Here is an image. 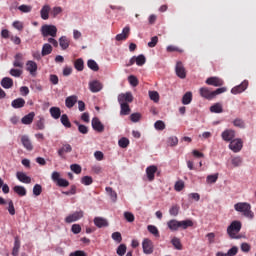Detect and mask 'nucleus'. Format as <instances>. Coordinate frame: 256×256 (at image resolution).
Segmentation results:
<instances>
[{
  "mask_svg": "<svg viewBox=\"0 0 256 256\" xmlns=\"http://www.w3.org/2000/svg\"><path fill=\"white\" fill-rule=\"evenodd\" d=\"M167 227L170 231H179V229H189V227H193V220H175L172 219L167 222Z\"/></svg>",
  "mask_w": 256,
  "mask_h": 256,
  "instance_id": "1",
  "label": "nucleus"
},
{
  "mask_svg": "<svg viewBox=\"0 0 256 256\" xmlns=\"http://www.w3.org/2000/svg\"><path fill=\"white\" fill-rule=\"evenodd\" d=\"M241 227V221L235 220L231 222V224L227 227V235L230 237V239H241V235H239Z\"/></svg>",
  "mask_w": 256,
  "mask_h": 256,
  "instance_id": "2",
  "label": "nucleus"
},
{
  "mask_svg": "<svg viewBox=\"0 0 256 256\" xmlns=\"http://www.w3.org/2000/svg\"><path fill=\"white\" fill-rule=\"evenodd\" d=\"M234 209L235 211H238V213H243L244 217H248V219H253V217H255L253 211H251V204L247 202L236 203Z\"/></svg>",
  "mask_w": 256,
  "mask_h": 256,
  "instance_id": "3",
  "label": "nucleus"
},
{
  "mask_svg": "<svg viewBox=\"0 0 256 256\" xmlns=\"http://www.w3.org/2000/svg\"><path fill=\"white\" fill-rule=\"evenodd\" d=\"M43 37H57V26L45 24L41 27Z\"/></svg>",
  "mask_w": 256,
  "mask_h": 256,
  "instance_id": "4",
  "label": "nucleus"
},
{
  "mask_svg": "<svg viewBox=\"0 0 256 256\" xmlns=\"http://www.w3.org/2000/svg\"><path fill=\"white\" fill-rule=\"evenodd\" d=\"M229 149H231L233 153H239V151L243 149V140H241V138L232 140L229 144Z\"/></svg>",
  "mask_w": 256,
  "mask_h": 256,
  "instance_id": "5",
  "label": "nucleus"
},
{
  "mask_svg": "<svg viewBox=\"0 0 256 256\" xmlns=\"http://www.w3.org/2000/svg\"><path fill=\"white\" fill-rule=\"evenodd\" d=\"M205 83L206 85H211L212 87H223V85H225V81L217 76L207 78Z\"/></svg>",
  "mask_w": 256,
  "mask_h": 256,
  "instance_id": "6",
  "label": "nucleus"
},
{
  "mask_svg": "<svg viewBox=\"0 0 256 256\" xmlns=\"http://www.w3.org/2000/svg\"><path fill=\"white\" fill-rule=\"evenodd\" d=\"M142 249L145 255H151L154 251L153 241L149 238H145L142 242Z\"/></svg>",
  "mask_w": 256,
  "mask_h": 256,
  "instance_id": "7",
  "label": "nucleus"
},
{
  "mask_svg": "<svg viewBox=\"0 0 256 256\" xmlns=\"http://www.w3.org/2000/svg\"><path fill=\"white\" fill-rule=\"evenodd\" d=\"M247 87H249V81L244 80L240 85H237L231 89L232 95H239V93H243Z\"/></svg>",
  "mask_w": 256,
  "mask_h": 256,
  "instance_id": "8",
  "label": "nucleus"
},
{
  "mask_svg": "<svg viewBox=\"0 0 256 256\" xmlns=\"http://www.w3.org/2000/svg\"><path fill=\"white\" fill-rule=\"evenodd\" d=\"M24 66H25V57L23 56L22 53H17L14 56L13 67H18V69H23Z\"/></svg>",
  "mask_w": 256,
  "mask_h": 256,
  "instance_id": "9",
  "label": "nucleus"
},
{
  "mask_svg": "<svg viewBox=\"0 0 256 256\" xmlns=\"http://www.w3.org/2000/svg\"><path fill=\"white\" fill-rule=\"evenodd\" d=\"M221 137L223 141L227 143H231L235 139V130L233 129H226L222 132Z\"/></svg>",
  "mask_w": 256,
  "mask_h": 256,
  "instance_id": "10",
  "label": "nucleus"
},
{
  "mask_svg": "<svg viewBox=\"0 0 256 256\" xmlns=\"http://www.w3.org/2000/svg\"><path fill=\"white\" fill-rule=\"evenodd\" d=\"M71 151H73V147L71 146V144L64 143L62 144V147L58 150V156L61 159H65V155H67V153H71Z\"/></svg>",
  "mask_w": 256,
  "mask_h": 256,
  "instance_id": "11",
  "label": "nucleus"
},
{
  "mask_svg": "<svg viewBox=\"0 0 256 256\" xmlns=\"http://www.w3.org/2000/svg\"><path fill=\"white\" fill-rule=\"evenodd\" d=\"M200 96L203 97V99H207L208 101H212L214 99L213 91L209 89V87H201L199 89Z\"/></svg>",
  "mask_w": 256,
  "mask_h": 256,
  "instance_id": "12",
  "label": "nucleus"
},
{
  "mask_svg": "<svg viewBox=\"0 0 256 256\" xmlns=\"http://www.w3.org/2000/svg\"><path fill=\"white\" fill-rule=\"evenodd\" d=\"M118 103H133V94L131 92L118 95Z\"/></svg>",
  "mask_w": 256,
  "mask_h": 256,
  "instance_id": "13",
  "label": "nucleus"
},
{
  "mask_svg": "<svg viewBox=\"0 0 256 256\" xmlns=\"http://www.w3.org/2000/svg\"><path fill=\"white\" fill-rule=\"evenodd\" d=\"M92 129H94V131H97L98 133H103V131H105V126L103 125V123H101V120H99V118L94 117L92 119Z\"/></svg>",
  "mask_w": 256,
  "mask_h": 256,
  "instance_id": "14",
  "label": "nucleus"
},
{
  "mask_svg": "<svg viewBox=\"0 0 256 256\" xmlns=\"http://www.w3.org/2000/svg\"><path fill=\"white\" fill-rule=\"evenodd\" d=\"M176 75L180 79H185L187 77V72H185V66H183V62H177L176 63Z\"/></svg>",
  "mask_w": 256,
  "mask_h": 256,
  "instance_id": "15",
  "label": "nucleus"
},
{
  "mask_svg": "<svg viewBox=\"0 0 256 256\" xmlns=\"http://www.w3.org/2000/svg\"><path fill=\"white\" fill-rule=\"evenodd\" d=\"M82 217H83V211H78L68 215L65 218V221L66 223H75V221H79V219H82Z\"/></svg>",
  "mask_w": 256,
  "mask_h": 256,
  "instance_id": "16",
  "label": "nucleus"
},
{
  "mask_svg": "<svg viewBox=\"0 0 256 256\" xmlns=\"http://www.w3.org/2000/svg\"><path fill=\"white\" fill-rule=\"evenodd\" d=\"M155 173H157V166L151 165L146 168V175L148 181H155Z\"/></svg>",
  "mask_w": 256,
  "mask_h": 256,
  "instance_id": "17",
  "label": "nucleus"
},
{
  "mask_svg": "<svg viewBox=\"0 0 256 256\" xmlns=\"http://www.w3.org/2000/svg\"><path fill=\"white\" fill-rule=\"evenodd\" d=\"M89 89L92 93H99L103 89V84L98 80H93L89 83Z\"/></svg>",
  "mask_w": 256,
  "mask_h": 256,
  "instance_id": "18",
  "label": "nucleus"
},
{
  "mask_svg": "<svg viewBox=\"0 0 256 256\" xmlns=\"http://www.w3.org/2000/svg\"><path fill=\"white\" fill-rule=\"evenodd\" d=\"M129 33H131V28L129 26L124 27L122 33L116 35V41H125L129 37Z\"/></svg>",
  "mask_w": 256,
  "mask_h": 256,
  "instance_id": "19",
  "label": "nucleus"
},
{
  "mask_svg": "<svg viewBox=\"0 0 256 256\" xmlns=\"http://www.w3.org/2000/svg\"><path fill=\"white\" fill-rule=\"evenodd\" d=\"M94 225L98 227V229H101L103 227H109V222L103 217H95Z\"/></svg>",
  "mask_w": 256,
  "mask_h": 256,
  "instance_id": "20",
  "label": "nucleus"
},
{
  "mask_svg": "<svg viewBox=\"0 0 256 256\" xmlns=\"http://www.w3.org/2000/svg\"><path fill=\"white\" fill-rule=\"evenodd\" d=\"M21 143L27 151H33V144L31 143V140L29 139V136L23 135L21 137Z\"/></svg>",
  "mask_w": 256,
  "mask_h": 256,
  "instance_id": "21",
  "label": "nucleus"
},
{
  "mask_svg": "<svg viewBox=\"0 0 256 256\" xmlns=\"http://www.w3.org/2000/svg\"><path fill=\"white\" fill-rule=\"evenodd\" d=\"M26 71H29L30 75H35L37 73V63L33 60H29L26 63Z\"/></svg>",
  "mask_w": 256,
  "mask_h": 256,
  "instance_id": "22",
  "label": "nucleus"
},
{
  "mask_svg": "<svg viewBox=\"0 0 256 256\" xmlns=\"http://www.w3.org/2000/svg\"><path fill=\"white\" fill-rule=\"evenodd\" d=\"M33 119H35V112H30L21 119L22 125H31L33 123Z\"/></svg>",
  "mask_w": 256,
  "mask_h": 256,
  "instance_id": "23",
  "label": "nucleus"
},
{
  "mask_svg": "<svg viewBox=\"0 0 256 256\" xmlns=\"http://www.w3.org/2000/svg\"><path fill=\"white\" fill-rule=\"evenodd\" d=\"M16 177L18 181H20V183H26V184L31 183V177L27 176L25 172H17Z\"/></svg>",
  "mask_w": 256,
  "mask_h": 256,
  "instance_id": "24",
  "label": "nucleus"
},
{
  "mask_svg": "<svg viewBox=\"0 0 256 256\" xmlns=\"http://www.w3.org/2000/svg\"><path fill=\"white\" fill-rule=\"evenodd\" d=\"M13 109H23L25 107V99L17 98L11 102Z\"/></svg>",
  "mask_w": 256,
  "mask_h": 256,
  "instance_id": "25",
  "label": "nucleus"
},
{
  "mask_svg": "<svg viewBox=\"0 0 256 256\" xmlns=\"http://www.w3.org/2000/svg\"><path fill=\"white\" fill-rule=\"evenodd\" d=\"M77 96L72 95L66 98L65 105L68 109H72V107H75V104L77 103Z\"/></svg>",
  "mask_w": 256,
  "mask_h": 256,
  "instance_id": "26",
  "label": "nucleus"
},
{
  "mask_svg": "<svg viewBox=\"0 0 256 256\" xmlns=\"http://www.w3.org/2000/svg\"><path fill=\"white\" fill-rule=\"evenodd\" d=\"M51 11L50 5H44L42 9L40 10L41 19L44 21H47L49 19V12Z\"/></svg>",
  "mask_w": 256,
  "mask_h": 256,
  "instance_id": "27",
  "label": "nucleus"
},
{
  "mask_svg": "<svg viewBox=\"0 0 256 256\" xmlns=\"http://www.w3.org/2000/svg\"><path fill=\"white\" fill-rule=\"evenodd\" d=\"M3 89H11L13 87V80L10 77H4L0 82Z\"/></svg>",
  "mask_w": 256,
  "mask_h": 256,
  "instance_id": "28",
  "label": "nucleus"
},
{
  "mask_svg": "<svg viewBox=\"0 0 256 256\" xmlns=\"http://www.w3.org/2000/svg\"><path fill=\"white\" fill-rule=\"evenodd\" d=\"M51 53H53V46H51V44L49 43H45L42 46V51H41L42 57H47V55H51Z\"/></svg>",
  "mask_w": 256,
  "mask_h": 256,
  "instance_id": "29",
  "label": "nucleus"
},
{
  "mask_svg": "<svg viewBox=\"0 0 256 256\" xmlns=\"http://www.w3.org/2000/svg\"><path fill=\"white\" fill-rule=\"evenodd\" d=\"M13 191L16 193V195H19V197H25V195H27V189H25L23 186H14Z\"/></svg>",
  "mask_w": 256,
  "mask_h": 256,
  "instance_id": "30",
  "label": "nucleus"
},
{
  "mask_svg": "<svg viewBox=\"0 0 256 256\" xmlns=\"http://www.w3.org/2000/svg\"><path fill=\"white\" fill-rule=\"evenodd\" d=\"M19 249H21V240H19V237H15L14 247H13V250H12V255L13 256H18L19 255Z\"/></svg>",
  "mask_w": 256,
  "mask_h": 256,
  "instance_id": "31",
  "label": "nucleus"
},
{
  "mask_svg": "<svg viewBox=\"0 0 256 256\" xmlns=\"http://www.w3.org/2000/svg\"><path fill=\"white\" fill-rule=\"evenodd\" d=\"M120 115H129L131 113V108L129 107V104L127 102L120 103Z\"/></svg>",
  "mask_w": 256,
  "mask_h": 256,
  "instance_id": "32",
  "label": "nucleus"
},
{
  "mask_svg": "<svg viewBox=\"0 0 256 256\" xmlns=\"http://www.w3.org/2000/svg\"><path fill=\"white\" fill-rule=\"evenodd\" d=\"M193 101V93L186 92L182 97V104L189 105Z\"/></svg>",
  "mask_w": 256,
  "mask_h": 256,
  "instance_id": "33",
  "label": "nucleus"
},
{
  "mask_svg": "<svg viewBox=\"0 0 256 256\" xmlns=\"http://www.w3.org/2000/svg\"><path fill=\"white\" fill-rule=\"evenodd\" d=\"M50 115L53 119H59L61 117V108L59 107H51L50 108Z\"/></svg>",
  "mask_w": 256,
  "mask_h": 256,
  "instance_id": "34",
  "label": "nucleus"
},
{
  "mask_svg": "<svg viewBox=\"0 0 256 256\" xmlns=\"http://www.w3.org/2000/svg\"><path fill=\"white\" fill-rule=\"evenodd\" d=\"M211 113H223V105L221 103H215L210 107Z\"/></svg>",
  "mask_w": 256,
  "mask_h": 256,
  "instance_id": "35",
  "label": "nucleus"
},
{
  "mask_svg": "<svg viewBox=\"0 0 256 256\" xmlns=\"http://www.w3.org/2000/svg\"><path fill=\"white\" fill-rule=\"evenodd\" d=\"M74 123L77 125L79 133H82V135H87L89 133V128H87V126L80 124L78 121H74Z\"/></svg>",
  "mask_w": 256,
  "mask_h": 256,
  "instance_id": "36",
  "label": "nucleus"
},
{
  "mask_svg": "<svg viewBox=\"0 0 256 256\" xmlns=\"http://www.w3.org/2000/svg\"><path fill=\"white\" fill-rule=\"evenodd\" d=\"M105 190L108 193L111 201H113V203H115V201H117V192H115L113 190V188H111V187H106Z\"/></svg>",
  "mask_w": 256,
  "mask_h": 256,
  "instance_id": "37",
  "label": "nucleus"
},
{
  "mask_svg": "<svg viewBox=\"0 0 256 256\" xmlns=\"http://www.w3.org/2000/svg\"><path fill=\"white\" fill-rule=\"evenodd\" d=\"M62 125L66 127L67 129H71V121H69V116L67 114H63L60 119Z\"/></svg>",
  "mask_w": 256,
  "mask_h": 256,
  "instance_id": "38",
  "label": "nucleus"
},
{
  "mask_svg": "<svg viewBox=\"0 0 256 256\" xmlns=\"http://www.w3.org/2000/svg\"><path fill=\"white\" fill-rule=\"evenodd\" d=\"M59 44H60L61 49H63V50L69 48V40L67 39L66 36L60 37Z\"/></svg>",
  "mask_w": 256,
  "mask_h": 256,
  "instance_id": "39",
  "label": "nucleus"
},
{
  "mask_svg": "<svg viewBox=\"0 0 256 256\" xmlns=\"http://www.w3.org/2000/svg\"><path fill=\"white\" fill-rule=\"evenodd\" d=\"M135 59H136V65H138V67H143V65L147 63V59L143 54L138 55L137 57H135Z\"/></svg>",
  "mask_w": 256,
  "mask_h": 256,
  "instance_id": "40",
  "label": "nucleus"
},
{
  "mask_svg": "<svg viewBox=\"0 0 256 256\" xmlns=\"http://www.w3.org/2000/svg\"><path fill=\"white\" fill-rule=\"evenodd\" d=\"M87 66L92 71H99V64H97V62L93 59H90V60L87 61Z\"/></svg>",
  "mask_w": 256,
  "mask_h": 256,
  "instance_id": "41",
  "label": "nucleus"
},
{
  "mask_svg": "<svg viewBox=\"0 0 256 256\" xmlns=\"http://www.w3.org/2000/svg\"><path fill=\"white\" fill-rule=\"evenodd\" d=\"M231 163L233 167H241V165H243V158H241V156H236L231 159Z\"/></svg>",
  "mask_w": 256,
  "mask_h": 256,
  "instance_id": "42",
  "label": "nucleus"
},
{
  "mask_svg": "<svg viewBox=\"0 0 256 256\" xmlns=\"http://www.w3.org/2000/svg\"><path fill=\"white\" fill-rule=\"evenodd\" d=\"M167 53H183V49L175 46V45H169L166 48Z\"/></svg>",
  "mask_w": 256,
  "mask_h": 256,
  "instance_id": "43",
  "label": "nucleus"
},
{
  "mask_svg": "<svg viewBox=\"0 0 256 256\" xmlns=\"http://www.w3.org/2000/svg\"><path fill=\"white\" fill-rule=\"evenodd\" d=\"M74 67L78 71H83V69L85 67V63L83 62V59L79 58V59L75 60Z\"/></svg>",
  "mask_w": 256,
  "mask_h": 256,
  "instance_id": "44",
  "label": "nucleus"
},
{
  "mask_svg": "<svg viewBox=\"0 0 256 256\" xmlns=\"http://www.w3.org/2000/svg\"><path fill=\"white\" fill-rule=\"evenodd\" d=\"M172 245L175 247V249H178V251H181L183 249V245L181 244V240L177 237H174L171 240Z\"/></svg>",
  "mask_w": 256,
  "mask_h": 256,
  "instance_id": "45",
  "label": "nucleus"
},
{
  "mask_svg": "<svg viewBox=\"0 0 256 256\" xmlns=\"http://www.w3.org/2000/svg\"><path fill=\"white\" fill-rule=\"evenodd\" d=\"M18 9L21 11V13H31V11H33V6L22 4L18 7Z\"/></svg>",
  "mask_w": 256,
  "mask_h": 256,
  "instance_id": "46",
  "label": "nucleus"
},
{
  "mask_svg": "<svg viewBox=\"0 0 256 256\" xmlns=\"http://www.w3.org/2000/svg\"><path fill=\"white\" fill-rule=\"evenodd\" d=\"M219 179V174H212V175H208L206 178V182L208 184H213V183H217V180Z\"/></svg>",
  "mask_w": 256,
  "mask_h": 256,
  "instance_id": "47",
  "label": "nucleus"
},
{
  "mask_svg": "<svg viewBox=\"0 0 256 256\" xmlns=\"http://www.w3.org/2000/svg\"><path fill=\"white\" fill-rule=\"evenodd\" d=\"M118 145H119V147H121V149H127L129 147V140L125 137H122L118 141Z\"/></svg>",
  "mask_w": 256,
  "mask_h": 256,
  "instance_id": "48",
  "label": "nucleus"
},
{
  "mask_svg": "<svg viewBox=\"0 0 256 256\" xmlns=\"http://www.w3.org/2000/svg\"><path fill=\"white\" fill-rule=\"evenodd\" d=\"M36 129L43 131L45 129V118L39 117V120L36 121Z\"/></svg>",
  "mask_w": 256,
  "mask_h": 256,
  "instance_id": "49",
  "label": "nucleus"
},
{
  "mask_svg": "<svg viewBox=\"0 0 256 256\" xmlns=\"http://www.w3.org/2000/svg\"><path fill=\"white\" fill-rule=\"evenodd\" d=\"M117 255L123 256L127 253V246L125 244H120L116 250Z\"/></svg>",
  "mask_w": 256,
  "mask_h": 256,
  "instance_id": "50",
  "label": "nucleus"
},
{
  "mask_svg": "<svg viewBox=\"0 0 256 256\" xmlns=\"http://www.w3.org/2000/svg\"><path fill=\"white\" fill-rule=\"evenodd\" d=\"M81 183H82V185H86V186L92 185L93 184V177L84 176V177L81 178Z\"/></svg>",
  "mask_w": 256,
  "mask_h": 256,
  "instance_id": "51",
  "label": "nucleus"
},
{
  "mask_svg": "<svg viewBox=\"0 0 256 256\" xmlns=\"http://www.w3.org/2000/svg\"><path fill=\"white\" fill-rule=\"evenodd\" d=\"M149 97L151 101H154V103H159V92L149 91Z\"/></svg>",
  "mask_w": 256,
  "mask_h": 256,
  "instance_id": "52",
  "label": "nucleus"
},
{
  "mask_svg": "<svg viewBox=\"0 0 256 256\" xmlns=\"http://www.w3.org/2000/svg\"><path fill=\"white\" fill-rule=\"evenodd\" d=\"M41 193H43V187L41 186V184H36L33 187V195H35L36 197H39Z\"/></svg>",
  "mask_w": 256,
  "mask_h": 256,
  "instance_id": "53",
  "label": "nucleus"
},
{
  "mask_svg": "<svg viewBox=\"0 0 256 256\" xmlns=\"http://www.w3.org/2000/svg\"><path fill=\"white\" fill-rule=\"evenodd\" d=\"M154 127L157 131H163L165 130V122L158 120L154 123Z\"/></svg>",
  "mask_w": 256,
  "mask_h": 256,
  "instance_id": "54",
  "label": "nucleus"
},
{
  "mask_svg": "<svg viewBox=\"0 0 256 256\" xmlns=\"http://www.w3.org/2000/svg\"><path fill=\"white\" fill-rule=\"evenodd\" d=\"M147 229L154 237H159V229H157L156 226L148 225Z\"/></svg>",
  "mask_w": 256,
  "mask_h": 256,
  "instance_id": "55",
  "label": "nucleus"
},
{
  "mask_svg": "<svg viewBox=\"0 0 256 256\" xmlns=\"http://www.w3.org/2000/svg\"><path fill=\"white\" fill-rule=\"evenodd\" d=\"M169 213L172 217H177L179 215V205H173L170 208Z\"/></svg>",
  "mask_w": 256,
  "mask_h": 256,
  "instance_id": "56",
  "label": "nucleus"
},
{
  "mask_svg": "<svg viewBox=\"0 0 256 256\" xmlns=\"http://www.w3.org/2000/svg\"><path fill=\"white\" fill-rule=\"evenodd\" d=\"M112 239L116 243H121V241H123V236H121V232H114L112 233Z\"/></svg>",
  "mask_w": 256,
  "mask_h": 256,
  "instance_id": "57",
  "label": "nucleus"
},
{
  "mask_svg": "<svg viewBox=\"0 0 256 256\" xmlns=\"http://www.w3.org/2000/svg\"><path fill=\"white\" fill-rule=\"evenodd\" d=\"M70 169H71V171H73V173H76V175L81 174V171H82V168L79 164L70 165Z\"/></svg>",
  "mask_w": 256,
  "mask_h": 256,
  "instance_id": "58",
  "label": "nucleus"
},
{
  "mask_svg": "<svg viewBox=\"0 0 256 256\" xmlns=\"http://www.w3.org/2000/svg\"><path fill=\"white\" fill-rule=\"evenodd\" d=\"M233 125L234 127H239V129H245V122L242 119H235Z\"/></svg>",
  "mask_w": 256,
  "mask_h": 256,
  "instance_id": "59",
  "label": "nucleus"
},
{
  "mask_svg": "<svg viewBox=\"0 0 256 256\" xmlns=\"http://www.w3.org/2000/svg\"><path fill=\"white\" fill-rule=\"evenodd\" d=\"M128 81L132 87H137V85H139V80L133 75L128 77Z\"/></svg>",
  "mask_w": 256,
  "mask_h": 256,
  "instance_id": "60",
  "label": "nucleus"
},
{
  "mask_svg": "<svg viewBox=\"0 0 256 256\" xmlns=\"http://www.w3.org/2000/svg\"><path fill=\"white\" fill-rule=\"evenodd\" d=\"M237 253H239V248L237 246H233L225 254L227 256H235V255H237Z\"/></svg>",
  "mask_w": 256,
  "mask_h": 256,
  "instance_id": "61",
  "label": "nucleus"
},
{
  "mask_svg": "<svg viewBox=\"0 0 256 256\" xmlns=\"http://www.w3.org/2000/svg\"><path fill=\"white\" fill-rule=\"evenodd\" d=\"M9 73L12 77H20L23 75V70L12 68Z\"/></svg>",
  "mask_w": 256,
  "mask_h": 256,
  "instance_id": "62",
  "label": "nucleus"
},
{
  "mask_svg": "<svg viewBox=\"0 0 256 256\" xmlns=\"http://www.w3.org/2000/svg\"><path fill=\"white\" fill-rule=\"evenodd\" d=\"M212 93H213V97L215 99L216 95H221L222 93H227V87L218 88V89L212 91Z\"/></svg>",
  "mask_w": 256,
  "mask_h": 256,
  "instance_id": "63",
  "label": "nucleus"
},
{
  "mask_svg": "<svg viewBox=\"0 0 256 256\" xmlns=\"http://www.w3.org/2000/svg\"><path fill=\"white\" fill-rule=\"evenodd\" d=\"M70 256H87V253H85L83 250H78L70 253Z\"/></svg>",
  "mask_w": 256,
  "mask_h": 256,
  "instance_id": "64",
  "label": "nucleus"
}]
</instances>
